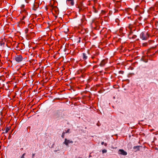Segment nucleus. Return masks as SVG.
<instances>
[{
	"instance_id": "obj_1",
	"label": "nucleus",
	"mask_w": 158,
	"mask_h": 158,
	"mask_svg": "<svg viewBox=\"0 0 158 158\" xmlns=\"http://www.w3.org/2000/svg\"><path fill=\"white\" fill-rule=\"evenodd\" d=\"M140 36L143 40H146L148 39L149 35L147 33L142 32L141 33Z\"/></svg>"
},
{
	"instance_id": "obj_2",
	"label": "nucleus",
	"mask_w": 158,
	"mask_h": 158,
	"mask_svg": "<svg viewBox=\"0 0 158 158\" xmlns=\"http://www.w3.org/2000/svg\"><path fill=\"white\" fill-rule=\"evenodd\" d=\"M15 60L19 63L22 61L23 58L21 55H17L15 57Z\"/></svg>"
},
{
	"instance_id": "obj_3",
	"label": "nucleus",
	"mask_w": 158,
	"mask_h": 158,
	"mask_svg": "<svg viewBox=\"0 0 158 158\" xmlns=\"http://www.w3.org/2000/svg\"><path fill=\"white\" fill-rule=\"evenodd\" d=\"M73 141L69 140H68L67 139L65 138L64 139V141L63 142V143L65 144L66 146H68L69 143H73Z\"/></svg>"
},
{
	"instance_id": "obj_4",
	"label": "nucleus",
	"mask_w": 158,
	"mask_h": 158,
	"mask_svg": "<svg viewBox=\"0 0 158 158\" xmlns=\"http://www.w3.org/2000/svg\"><path fill=\"white\" fill-rule=\"evenodd\" d=\"M118 153L124 156H126L127 155V153L123 149H119L118 151Z\"/></svg>"
},
{
	"instance_id": "obj_5",
	"label": "nucleus",
	"mask_w": 158,
	"mask_h": 158,
	"mask_svg": "<svg viewBox=\"0 0 158 158\" xmlns=\"http://www.w3.org/2000/svg\"><path fill=\"white\" fill-rule=\"evenodd\" d=\"M141 146H134L133 148V151L135 152H136L138 151H139L140 150V148L141 147Z\"/></svg>"
},
{
	"instance_id": "obj_6",
	"label": "nucleus",
	"mask_w": 158,
	"mask_h": 158,
	"mask_svg": "<svg viewBox=\"0 0 158 158\" xmlns=\"http://www.w3.org/2000/svg\"><path fill=\"white\" fill-rule=\"evenodd\" d=\"M106 63V60H103L101 61L100 65L102 67L104 66Z\"/></svg>"
},
{
	"instance_id": "obj_7",
	"label": "nucleus",
	"mask_w": 158,
	"mask_h": 158,
	"mask_svg": "<svg viewBox=\"0 0 158 158\" xmlns=\"http://www.w3.org/2000/svg\"><path fill=\"white\" fill-rule=\"evenodd\" d=\"M82 57L83 59L85 60L87 59L88 58V56H86V54L85 53H82Z\"/></svg>"
},
{
	"instance_id": "obj_8",
	"label": "nucleus",
	"mask_w": 158,
	"mask_h": 158,
	"mask_svg": "<svg viewBox=\"0 0 158 158\" xmlns=\"http://www.w3.org/2000/svg\"><path fill=\"white\" fill-rule=\"evenodd\" d=\"M54 117L56 118H59L60 116L58 113H56L54 115Z\"/></svg>"
},
{
	"instance_id": "obj_9",
	"label": "nucleus",
	"mask_w": 158,
	"mask_h": 158,
	"mask_svg": "<svg viewBox=\"0 0 158 158\" xmlns=\"http://www.w3.org/2000/svg\"><path fill=\"white\" fill-rule=\"evenodd\" d=\"M37 7H35V4H33V10H36V8Z\"/></svg>"
},
{
	"instance_id": "obj_10",
	"label": "nucleus",
	"mask_w": 158,
	"mask_h": 158,
	"mask_svg": "<svg viewBox=\"0 0 158 158\" xmlns=\"http://www.w3.org/2000/svg\"><path fill=\"white\" fill-rule=\"evenodd\" d=\"M10 130V128L9 127H6V130H5V132L6 133H7V132H8V131Z\"/></svg>"
},
{
	"instance_id": "obj_11",
	"label": "nucleus",
	"mask_w": 158,
	"mask_h": 158,
	"mask_svg": "<svg viewBox=\"0 0 158 158\" xmlns=\"http://www.w3.org/2000/svg\"><path fill=\"white\" fill-rule=\"evenodd\" d=\"M107 152V151L106 149H104L102 150V153H106Z\"/></svg>"
},
{
	"instance_id": "obj_12",
	"label": "nucleus",
	"mask_w": 158,
	"mask_h": 158,
	"mask_svg": "<svg viewBox=\"0 0 158 158\" xmlns=\"http://www.w3.org/2000/svg\"><path fill=\"white\" fill-rule=\"evenodd\" d=\"M101 144L102 145H103V144H104V145L105 146H106L107 145V144L106 143H104V142H102Z\"/></svg>"
},
{
	"instance_id": "obj_13",
	"label": "nucleus",
	"mask_w": 158,
	"mask_h": 158,
	"mask_svg": "<svg viewBox=\"0 0 158 158\" xmlns=\"http://www.w3.org/2000/svg\"><path fill=\"white\" fill-rule=\"evenodd\" d=\"M70 4H71V5L72 6H73L74 5V2H73V0L71 2H70Z\"/></svg>"
},
{
	"instance_id": "obj_14",
	"label": "nucleus",
	"mask_w": 158,
	"mask_h": 158,
	"mask_svg": "<svg viewBox=\"0 0 158 158\" xmlns=\"http://www.w3.org/2000/svg\"><path fill=\"white\" fill-rule=\"evenodd\" d=\"M25 154H26L25 153H23V155H22V156L20 157V158H24V156H25Z\"/></svg>"
},
{
	"instance_id": "obj_15",
	"label": "nucleus",
	"mask_w": 158,
	"mask_h": 158,
	"mask_svg": "<svg viewBox=\"0 0 158 158\" xmlns=\"http://www.w3.org/2000/svg\"><path fill=\"white\" fill-rule=\"evenodd\" d=\"M28 30L27 29H26L25 30V33L26 34L27 33V32H28Z\"/></svg>"
},
{
	"instance_id": "obj_16",
	"label": "nucleus",
	"mask_w": 158,
	"mask_h": 158,
	"mask_svg": "<svg viewBox=\"0 0 158 158\" xmlns=\"http://www.w3.org/2000/svg\"><path fill=\"white\" fill-rule=\"evenodd\" d=\"M136 37V35H134L132 37V38H133V39H135V38Z\"/></svg>"
},
{
	"instance_id": "obj_17",
	"label": "nucleus",
	"mask_w": 158,
	"mask_h": 158,
	"mask_svg": "<svg viewBox=\"0 0 158 158\" xmlns=\"http://www.w3.org/2000/svg\"><path fill=\"white\" fill-rule=\"evenodd\" d=\"M157 52H158V51H156L155 52V53L153 54L152 55H150V56H152H152H154V55H155V53H157Z\"/></svg>"
},
{
	"instance_id": "obj_18",
	"label": "nucleus",
	"mask_w": 158,
	"mask_h": 158,
	"mask_svg": "<svg viewBox=\"0 0 158 158\" xmlns=\"http://www.w3.org/2000/svg\"><path fill=\"white\" fill-rule=\"evenodd\" d=\"M65 133L64 132H63L62 133V135L61 136V137L63 138L64 137V134Z\"/></svg>"
},
{
	"instance_id": "obj_19",
	"label": "nucleus",
	"mask_w": 158,
	"mask_h": 158,
	"mask_svg": "<svg viewBox=\"0 0 158 158\" xmlns=\"http://www.w3.org/2000/svg\"><path fill=\"white\" fill-rule=\"evenodd\" d=\"M119 73L123 74V71H119Z\"/></svg>"
},
{
	"instance_id": "obj_20",
	"label": "nucleus",
	"mask_w": 158,
	"mask_h": 158,
	"mask_svg": "<svg viewBox=\"0 0 158 158\" xmlns=\"http://www.w3.org/2000/svg\"><path fill=\"white\" fill-rule=\"evenodd\" d=\"M78 8H79V10H82V7H79Z\"/></svg>"
},
{
	"instance_id": "obj_21",
	"label": "nucleus",
	"mask_w": 158,
	"mask_h": 158,
	"mask_svg": "<svg viewBox=\"0 0 158 158\" xmlns=\"http://www.w3.org/2000/svg\"><path fill=\"white\" fill-rule=\"evenodd\" d=\"M35 153H33L32 154V158H34V156L35 155Z\"/></svg>"
},
{
	"instance_id": "obj_22",
	"label": "nucleus",
	"mask_w": 158,
	"mask_h": 158,
	"mask_svg": "<svg viewBox=\"0 0 158 158\" xmlns=\"http://www.w3.org/2000/svg\"><path fill=\"white\" fill-rule=\"evenodd\" d=\"M68 31V29H67L66 31H64V33Z\"/></svg>"
},
{
	"instance_id": "obj_23",
	"label": "nucleus",
	"mask_w": 158,
	"mask_h": 158,
	"mask_svg": "<svg viewBox=\"0 0 158 158\" xmlns=\"http://www.w3.org/2000/svg\"><path fill=\"white\" fill-rule=\"evenodd\" d=\"M143 62H145V63H147L148 61V60H143Z\"/></svg>"
},
{
	"instance_id": "obj_24",
	"label": "nucleus",
	"mask_w": 158,
	"mask_h": 158,
	"mask_svg": "<svg viewBox=\"0 0 158 158\" xmlns=\"http://www.w3.org/2000/svg\"><path fill=\"white\" fill-rule=\"evenodd\" d=\"M69 131V129H68L66 132V133H68Z\"/></svg>"
},
{
	"instance_id": "obj_25",
	"label": "nucleus",
	"mask_w": 158,
	"mask_h": 158,
	"mask_svg": "<svg viewBox=\"0 0 158 158\" xmlns=\"http://www.w3.org/2000/svg\"><path fill=\"white\" fill-rule=\"evenodd\" d=\"M73 0H67V1H68V2H71Z\"/></svg>"
},
{
	"instance_id": "obj_26",
	"label": "nucleus",
	"mask_w": 158,
	"mask_h": 158,
	"mask_svg": "<svg viewBox=\"0 0 158 158\" xmlns=\"http://www.w3.org/2000/svg\"><path fill=\"white\" fill-rule=\"evenodd\" d=\"M4 43H2L1 44V46H2L3 45H4Z\"/></svg>"
},
{
	"instance_id": "obj_27",
	"label": "nucleus",
	"mask_w": 158,
	"mask_h": 158,
	"mask_svg": "<svg viewBox=\"0 0 158 158\" xmlns=\"http://www.w3.org/2000/svg\"><path fill=\"white\" fill-rule=\"evenodd\" d=\"M81 42V40H78V42H77V43H79Z\"/></svg>"
},
{
	"instance_id": "obj_28",
	"label": "nucleus",
	"mask_w": 158,
	"mask_h": 158,
	"mask_svg": "<svg viewBox=\"0 0 158 158\" xmlns=\"http://www.w3.org/2000/svg\"><path fill=\"white\" fill-rule=\"evenodd\" d=\"M145 43H143V46H145L146 45H145Z\"/></svg>"
},
{
	"instance_id": "obj_29",
	"label": "nucleus",
	"mask_w": 158,
	"mask_h": 158,
	"mask_svg": "<svg viewBox=\"0 0 158 158\" xmlns=\"http://www.w3.org/2000/svg\"><path fill=\"white\" fill-rule=\"evenodd\" d=\"M10 138V136H9L8 137V139H9Z\"/></svg>"
},
{
	"instance_id": "obj_30",
	"label": "nucleus",
	"mask_w": 158,
	"mask_h": 158,
	"mask_svg": "<svg viewBox=\"0 0 158 158\" xmlns=\"http://www.w3.org/2000/svg\"><path fill=\"white\" fill-rule=\"evenodd\" d=\"M25 18V17H23V19H24V18Z\"/></svg>"
},
{
	"instance_id": "obj_31",
	"label": "nucleus",
	"mask_w": 158,
	"mask_h": 158,
	"mask_svg": "<svg viewBox=\"0 0 158 158\" xmlns=\"http://www.w3.org/2000/svg\"><path fill=\"white\" fill-rule=\"evenodd\" d=\"M57 16H55V18H57Z\"/></svg>"
}]
</instances>
